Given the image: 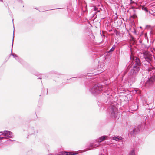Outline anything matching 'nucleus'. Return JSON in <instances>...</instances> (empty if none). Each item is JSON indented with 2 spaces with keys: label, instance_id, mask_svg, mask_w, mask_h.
I'll list each match as a JSON object with an SVG mask.
<instances>
[{
  "label": "nucleus",
  "instance_id": "nucleus-1",
  "mask_svg": "<svg viewBox=\"0 0 155 155\" xmlns=\"http://www.w3.org/2000/svg\"><path fill=\"white\" fill-rule=\"evenodd\" d=\"M90 92L94 95H97L100 94L101 91H104V95H105L108 100H110L112 97L110 94V89H107V85H100L99 84L95 85L92 87L90 90Z\"/></svg>",
  "mask_w": 155,
  "mask_h": 155
},
{
  "label": "nucleus",
  "instance_id": "nucleus-2",
  "mask_svg": "<svg viewBox=\"0 0 155 155\" xmlns=\"http://www.w3.org/2000/svg\"><path fill=\"white\" fill-rule=\"evenodd\" d=\"M133 60V63H130L128 64L126 70V73L132 67V65H136L137 67H139L140 68V67L142 65V63L140 61V60L138 58L136 57H134L131 58Z\"/></svg>",
  "mask_w": 155,
  "mask_h": 155
},
{
  "label": "nucleus",
  "instance_id": "nucleus-3",
  "mask_svg": "<svg viewBox=\"0 0 155 155\" xmlns=\"http://www.w3.org/2000/svg\"><path fill=\"white\" fill-rule=\"evenodd\" d=\"M155 82V75H150L147 80H145L144 83V85L146 88H149L153 86Z\"/></svg>",
  "mask_w": 155,
  "mask_h": 155
},
{
  "label": "nucleus",
  "instance_id": "nucleus-4",
  "mask_svg": "<svg viewBox=\"0 0 155 155\" xmlns=\"http://www.w3.org/2000/svg\"><path fill=\"white\" fill-rule=\"evenodd\" d=\"M108 112L112 118H115L117 114V109L114 106L111 105L109 108Z\"/></svg>",
  "mask_w": 155,
  "mask_h": 155
},
{
  "label": "nucleus",
  "instance_id": "nucleus-5",
  "mask_svg": "<svg viewBox=\"0 0 155 155\" xmlns=\"http://www.w3.org/2000/svg\"><path fill=\"white\" fill-rule=\"evenodd\" d=\"M140 68H139V67H137L136 65H132V68L130 70L129 74L130 75H135L138 74L140 70Z\"/></svg>",
  "mask_w": 155,
  "mask_h": 155
},
{
  "label": "nucleus",
  "instance_id": "nucleus-6",
  "mask_svg": "<svg viewBox=\"0 0 155 155\" xmlns=\"http://www.w3.org/2000/svg\"><path fill=\"white\" fill-rule=\"evenodd\" d=\"M142 54L143 55L144 58L146 61H147L148 63L150 64V61H151V54L145 51H143Z\"/></svg>",
  "mask_w": 155,
  "mask_h": 155
},
{
  "label": "nucleus",
  "instance_id": "nucleus-7",
  "mask_svg": "<svg viewBox=\"0 0 155 155\" xmlns=\"http://www.w3.org/2000/svg\"><path fill=\"white\" fill-rule=\"evenodd\" d=\"M1 133H2L1 135H3L4 137H6L9 138H12L13 136L12 133L9 131L5 130L2 131Z\"/></svg>",
  "mask_w": 155,
  "mask_h": 155
},
{
  "label": "nucleus",
  "instance_id": "nucleus-8",
  "mask_svg": "<svg viewBox=\"0 0 155 155\" xmlns=\"http://www.w3.org/2000/svg\"><path fill=\"white\" fill-rule=\"evenodd\" d=\"M14 31H13V39H12V49H11V54H10L11 55H12L13 56V57L16 60H17L18 62H21V61L22 60L21 58H19V57L18 56L15 54H12V47L13 44V41H14Z\"/></svg>",
  "mask_w": 155,
  "mask_h": 155
},
{
  "label": "nucleus",
  "instance_id": "nucleus-9",
  "mask_svg": "<svg viewBox=\"0 0 155 155\" xmlns=\"http://www.w3.org/2000/svg\"><path fill=\"white\" fill-rule=\"evenodd\" d=\"M29 134L30 135L36 134L38 132V130L36 127H31L28 129Z\"/></svg>",
  "mask_w": 155,
  "mask_h": 155
},
{
  "label": "nucleus",
  "instance_id": "nucleus-10",
  "mask_svg": "<svg viewBox=\"0 0 155 155\" xmlns=\"http://www.w3.org/2000/svg\"><path fill=\"white\" fill-rule=\"evenodd\" d=\"M107 137L106 136H103L100 137L99 139H97L95 141L99 143L101 142L102 141H104Z\"/></svg>",
  "mask_w": 155,
  "mask_h": 155
},
{
  "label": "nucleus",
  "instance_id": "nucleus-11",
  "mask_svg": "<svg viewBox=\"0 0 155 155\" xmlns=\"http://www.w3.org/2000/svg\"><path fill=\"white\" fill-rule=\"evenodd\" d=\"M140 130L139 128H135L133 131L130 132V134L131 135H134L139 132Z\"/></svg>",
  "mask_w": 155,
  "mask_h": 155
},
{
  "label": "nucleus",
  "instance_id": "nucleus-12",
  "mask_svg": "<svg viewBox=\"0 0 155 155\" xmlns=\"http://www.w3.org/2000/svg\"><path fill=\"white\" fill-rule=\"evenodd\" d=\"M61 155H73L74 154L71 152H61Z\"/></svg>",
  "mask_w": 155,
  "mask_h": 155
},
{
  "label": "nucleus",
  "instance_id": "nucleus-13",
  "mask_svg": "<svg viewBox=\"0 0 155 155\" xmlns=\"http://www.w3.org/2000/svg\"><path fill=\"white\" fill-rule=\"evenodd\" d=\"M130 109H132L131 110L135 111L137 110V106L136 105H132L130 106Z\"/></svg>",
  "mask_w": 155,
  "mask_h": 155
},
{
  "label": "nucleus",
  "instance_id": "nucleus-14",
  "mask_svg": "<svg viewBox=\"0 0 155 155\" xmlns=\"http://www.w3.org/2000/svg\"><path fill=\"white\" fill-rule=\"evenodd\" d=\"M122 139L121 137H120L119 136L115 137L114 136L113 137V139L114 140H115L116 141H118L120 140H121Z\"/></svg>",
  "mask_w": 155,
  "mask_h": 155
},
{
  "label": "nucleus",
  "instance_id": "nucleus-15",
  "mask_svg": "<svg viewBox=\"0 0 155 155\" xmlns=\"http://www.w3.org/2000/svg\"><path fill=\"white\" fill-rule=\"evenodd\" d=\"M134 151V149H133L130 151L129 155H135Z\"/></svg>",
  "mask_w": 155,
  "mask_h": 155
},
{
  "label": "nucleus",
  "instance_id": "nucleus-16",
  "mask_svg": "<svg viewBox=\"0 0 155 155\" xmlns=\"http://www.w3.org/2000/svg\"><path fill=\"white\" fill-rule=\"evenodd\" d=\"M115 45H114L112 48L109 50V52H111L113 51L115 49Z\"/></svg>",
  "mask_w": 155,
  "mask_h": 155
},
{
  "label": "nucleus",
  "instance_id": "nucleus-17",
  "mask_svg": "<svg viewBox=\"0 0 155 155\" xmlns=\"http://www.w3.org/2000/svg\"><path fill=\"white\" fill-rule=\"evenodd\" d=\"M130 17L134 19H135L137 18V16L135 14H134L130 16Z\"/></svg>",
  "mask_w": 155,
  "mask_h": 155
},
{
  "label": "nucleus",
  "instance_id": "nucleus-18",
  "mask_svg": "<svg viewBox=\"0 0 155 155\" xmlns=\"http://www.w3.org/2000/svg\"><path fill=\"white\" fill-rule=\"evenodd\" d=\"M142 10L145 11H146V12H147L148 11V10L147 9V8L146 7H145L144 6H142Z\"/></svg>",
  "mask_w": 155,
  "mask_h": 155
},
{
  "label": "nucleus",
  "instance_id": "nucleus-19",
  "mask_svg": "<svg viewBox=\"0 0 155 155\" xmlns=\"http://www.w3.org/2000/svg\"><path fill=\"white\" fill-rule=\"evenodd\" d=\"M94 144L93 143H90V145H89L88 147L89 148L91 147V148H94Z\"/></svg>",
  "mask_w": 155,
  "mask_h": 155
},
{
  "label": "nucleus",
  "instance_id": "nucleus-20",
  "mask_svg": "<svg viewBox=\"0 0 155 155\" xmlns=\"http://www.w3.org/2000/svg\"><path fill=\"white\" fill-rule=\"evenodd\" d=\"M91 150V149H90V148H87V149H85L84 150H83V152H86V151H88L89 150Z\"/></svg>",
  "mask_w": 155,
  "mask_h": 155
},
{
  "label": "nucleus",
  "instance_id": "nucleus-21",
  "mask_svg": "<svg viewBox=\"0 0 155 155\" xmlns=\"http://www.w3.org/2000/svg\"><path fill=\"white\" fill-rule=\"evenodd\" d=\"M99 145V143L98 144H94V147H98Z\"/></svg>",
  "mask_w": 155,
  "mask_h": 155
},
{
  "label": "nucleus",
  "instance_id": "nucleus-22",
  "mask_svg": "<svg viewBox=\"0 0 155 155\" xmlns=\"http://www.w3.org/2000/svg\"><path fill=\"white\" fill-rule=\"evenodd\" d=\"M153 69V68H148V69H147V71L149 72H150V71H151Z\"/></svg>",
  "mask_w": 155,
  "mask_h": 155
},
{
  "label": "nucleus",
  "instance_id": "nucleus-23",
  "mask_svg": "<svg viewBox=\"0 0 155 155\" xmlns=\"http://www.w3.org/2000/svg\"><path fill=\"white\" fill-rule=\"evenodd\" d=\"M6 138L5 137H2L0 136V140H1L3 139H6Z\"/></svg>",
  "mask_w": 155,
  "mask_h": 155
},
{
  "label": "nucleus",
  "instance_id": "nucleus-24",
  "mask_svg": "<svg viewBox=\"0 0 155 155\" xmlns=\"http://www.w3.org/2000/svg\"><path fill=\"white\" fill-rule=\"evenodd\" d=\"M18 2H21V3H22V0H17Z\"/></svg>",
  "mask_w": 155,
  "mask_h": 155
},
{
  "label": "nucleus",
  "instance_id": "nucleus-25",
  "mask_svg": "<svg viewBox=\"0 0 155 155\" xmlns=\"http://www.w3.org/2000/svg\"><path fill=\"white\" fill-rule=\"evenodd\" d=\"M130 3H134V2L132 1V0H130Z\"/></svg>",
  "mask_w": 155,
  "mask_h": 155
},
{
  "label": "nucleus",
  "instance_id": "nucleus-26",
  "mask_svg": "<svg viewBox=\"0 0 155 155\" xmlns=\"http://www.w3.org/2000/svg\"><path fill=\"white\" fill-rule=\"evenodd\" d=\"M136 80V79L135 78H134V81H133V82L134 81H135Z\"/></svg>",
  "mask_w": 155,
  "mask_h": 155
},
{
  "label": "nucleus",
  "instance_id": "nucleus-27",
  "mask_svg": "<svg viewBox=\"0 0 155 155\" xmlns=\"http://www.w3.org/2000/svg\"><path fill=\"white\" fill-rule=\"evenodd\" d=\"M9 141H12L13 140H10V139H9Z\"/></svg>",
  "mask_w": 155,
  "mask_h": 155
},
{
  "label": "nucleus",
  "instance_id": "nucleus-28",
  "mask_svg": "<svg viewBox=\"0 0 155 155\" xmlns=\"http://www.w3.org/2000/svg\"><path fill=\"white\" fill-rule=\"evenodd\" d=\"M48 89H47V92H46V94H47V93H48V90H47Z\"/></svg>",
  "mask_w": 155,
  "mask_h": 155
},
{
  "label": "nucleus",
  "instance_id": "nucleus-29",
  "mask_svg": "<svg viewBox=\"0 0 155 155\" xmlns=\"http://www.w3.org/2000/svg\"><path fill=\"white\" fill-rule=\"evenodd\" d=\"M54 155H59V154H55Z\"/></svg>",
  "mask_w": 155,
  "mask_h": 155
},
{
  "label": "nucleus",
  "instance_id": "nucleus-30",
  "mask_svg": "<svg viewBox=\"0 0 155 155\" xmlns=\"http://www.w3.org/2000/svg\"><path fill=\"white\" fill-rule=\"evenodd\" d=\"M41 78H41V77H40V78H39V79H41Z\"/></svg>",
  "mask_w": 155,
  "mask_h": 155
},
{
  "label": "nucleus",
  "instance_id": "nucleus-31",
  "mask_svg": "<svg viewBox=\"0 0 155 155\" xmlns=\"http://www.w3.org/2000/svg\"><path fill=\"white\" fill-rule=\"evenodd\" d=\"M48 155H52L51 154H48Z\"/></svg>",
  "mask_w": 155,
  "mask_h": 155
},
{
  "label": "nucleus",
  "instance_id": "nucleus-32",
  "mask_svg": "<svg viewBox=\"0 0 155 155\" xmlns=\"http://www.w3.org/2000/svg\"><path fill=\"white\" fill-rule=\"evenodd\" d=\"M2 0H0V1H2Z\"/></svg>",
  "mask_w": 155,
  "mask_h": 155
}]
</instances>
